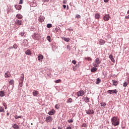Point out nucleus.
I'll list each match as a JSON object with an SVG mask.
<instances>
[{
  "label": "nucleus",
  "mask_w": 129,
  "mask_h": 129,
  "mask_svg": "<svg viewBox=\"0 0 129 129\" xmlns=\"http://www.w3.org/2000/svg\"><path fill=\"white\" fill-rule=\"evenodd\" d=\"M112 124L116 126V125H118L119 124V119H117V117L113 116L111 120Z\"/></svg>",
  "instance_id": "obj_1"
},
{
  "label": "nucleus",
  "mask_w": 129,
  "mask_h": 129,
  "mask_svg": "<svg viewBox=\"0 0 129 129\" xmlns=\"http://www.w3.org/2000/svg\"><path fill=\"white\" fill-rule=\"evenodd\" d=\"M101 63V61H100V59H99V58H97L95 59V62L93 63V66L94 67H98V65Z\"/></svg>",
  "instance_id": "obj_2"
},
{
  "label": "nucleus",
  "mask_w": 129,
  "mask_h": 129,
  "mask_svg": "<svg viewBox=\"0 0 129 129\" xmlns=\"http://www.w3.org/2000/svg\"><path fill=\"white\" fill-rule=\"evenodd\" d=\"M25 76V75L24 74H21V82H19V86L20 87H23V82H24V77Z\"/></svg>",
  "instance_id": "obj_3"
},
{
  "label": "nucleus",
  "mask_w": 129,
  "mask_h": 129,
  "mask_svg": "<svg viewBox=\"0 0 129 129\" xmlns=\"http://www.w3.org/2000/svg\"><path fill=\"white\" fill-rule=\"evenodd\" d=\"M84 94H85V92L83 90L79 91L77 93V95L78 97H79L80 96H83V95H84Z\"/></svg>",
  "instance_id": "obj_4"
},
{
  "label": "nucleus",
  "mask_w": 129,
  "mask_h": 129,
  "mask_svg": "<svg viewBox=\"0 0 129 129\" xmlns=\"http://www.w3.org/2000/svg\"><path fill=\"white\" fill-rule=\"evenodd\" d=\"M45 121L47 123L48 122H51V121H53V118L51 116H48L46 118Z\"/></svg>",
  "instance_id": "obj_5"
},
{
  "label": "nucleus",
  "mask_w": 129,
  "mask_h": 129,
  "mask_svg": "<svg viewBox=\"0 0 129 129\" xmlns=\"http://www.w3.org/2000/svg\"><path fill=\"white\" fill-rule=\"evenodd\" d=\"M108 93H109V94H116L117 93V91L116 89L115 90H109L107 91Z\"/></svg>",
  "instance_id": "obj_6"
},
{
  "label": "nucleus",
  "mask_w": 129,
  "mask_h": 129,
  "mask_svg": "<svg viewBox=\"0 0 129 129\" xmlns=\"http://www.w3.org/2000/svg\"><path fill=\"white\" fill-rule=\"evenodd\" d=\"M87 114H93L94 113V110L93 109H89L86 111Z\"/></svg>",
  "instance_id": "obj_7"
},
{
  "label": "nucleus",
  "mask_w": 129,
  "mask_h": 129,
  "mask_svg": "<svg viewBox=\"0 0 129 129\" xmlns=\"http://www.w3.org/2000/svg\"><path fill=\"white\" fill-rule=\"evenodd\" d=\"M55 113H56V111H55V110L54 109H52L51 111H49L48 112V114L49 115H54Z\"/></svg>",
  "instance_id": "obj_8"
},
{
  "label": "nucleus",
  "mask_w": 129,
  "mask_h": 129,
  "mask_svg": "<svg viewBox=\"0 0 129 129\" xmlns=\"http://www.w3.org/2000/svg\"><path fill=\"white\" fill-rule=\"evenodd\" d=\"M11 75L10 72H7L5 74V78H9V77H11Z\"/></svg>",
  "instance_id": "obj_9"
},
{
  "label": "nucleus",
  "mask_w": 129,
  "mask_h": 129,
  "mask_svg": "<svg viewBox=\"0 0 129 129\" xmlns=\"http://www.w3.org/2000/svg\"><path fill=\"white\" fill-rule=\"evenodd\" d=\"M15 24H16V25H18L19 26H21V25H22L23 22H22L21 20H17L15 21Z\"/></svg>",
  "instance_id": "obj_10"
},
{
  "label": "nucleus",
  "mask_w": 129,
  "mask_h": 129,
  "mask_svg": "<svg viewBox=\"0 0 129 129\" xmlns=\"http://www.w3.org/2000/svg\"><path fill=\"white\" fill-rule=\"evenodd\" d=\"M15 9H16V10H18V11H20V10H22V6L21 5H16L15 6Z\"/></svg>",
  "instance_id": "obj_11"
},
{
  "label": "nucleus",
  "mask_w": 129,
  "mask_h": 129,
  "mask_svg": "<svg viewBox=\"0 0 129 129\" xmlns=\"http://www.w3.org/2000/svg\"><path fill=\"white\" fill-rule=\"evenodd\" d=\"M109 15H106L105 16H104L103 20H104V21H109Z\"/></svg>",
  "instance_id": "obj_12"
},
{
  "label": "nucleus",
  "mask_w": 129,
  "mask_h": 129,
  "mask_svg": "<svg viewBox=\"0 0 129 129\" xmlns=\"http://www.w3.org/2000/svg\"><path fill=\"white\" fill-rule=\"evenodd\" d=\"M34 39L35 40H39V39H40V37L39 36V35H38L37 33H34Z\"/></svg>",
  "instance_id": "obj_13"
},
{
  "label": "nucleus",
  "mask_w": 129,
  "mask_h": 129,
  "mask_svg": "<svg viewBox=\"0 0 129 129\" xmlns=\"http://www.w3.org/2000/svg\"><path fill=\"white\" fill-rule=\"evenodd\" d=\"M44 58V56L42 54H39L38 56V60L39 61H42L43 60V58Z\"/></svg>",
  "instance_id": "obj_14"
},
{
  "label": "nucleus",
  "mask_w": 129,
  "mask_h": 129,
  "mask_svg": "<svg viewBox=\"0 0 129 129\" xmlns=\"http://www.w3.org/2000/svg\"><path fill=\"white\" fill-rule=\"evenodd\" d=\"M25 54L28 55H32V51H31V50L28 49L25 51Z\"/></svg>",
  "instance_id": "obj_15"
},
{
  "label": "nucleus",
  "mask_w": 129,
  "mask_h": 129,
  "mask_svg": "<svg viewBox=\"0 0 129 129\" xmlns=\"http://www.w3.org/2000/svg\"><path fill=\"white\" fill-rule=\"evenodd\" d=\"M83 99L84 100V101L86 103L89 102V98L87 97H83Z\"/></svg>",
  "instance_id": "obj_16"
},
{
  "label": "nucleus",
  "mask_w": 129,
  "mask_h": 129,
  "mask_svg": "<svg viewBox=\"0 0 129 129\" xmlns=\"http://www.w3.org/2000/svg\"><path fill=\"white\" fill-rule=\"evenodd\" d=\"M16 17L17 19H19V20H21V19H23V16L20 14H17Z\"/></svg>",
  "instance_id": "obj_17"
},
{
  "label": "nucleus",
  "mask_w": 129,
  "mask_h": 129,
  "mask_svg": "<svg viewBox=\"0 0 129 129\" xmlns=\"http://www.w3.org/2000/svg\"><path fill=\"white\" fill-rule=\"evenodd\" d=\"M12 127H13L14 129H20V126L17 124H14Z\"/></svg>",
  "instance_id": "obj_18"
},
{
  "label": "nucleus",
  "mask_w": 129,
  "mask_h": 129,
  "mask_svg": "<svg viewBox=\"0 0 129 129\" xmlns=\"http://www.w3.org/2000/svg\"><path fill=\"white\" fill-rule=\"evenodd\" d=\"M109 58H110V60L112 61V62H114V58H113V56L112 55V54H110Z\"/></svg>",
  "instance_id": "obj_19"
},
{
  "label": "nucleus",
  "mask_w": 129,
  "mask_h": 129,
  "mask_svg": "<svg viewBox=\"0 0 129 129\" xmlns=\"http://www.w3.org/2000/svg\"><path fill=\"white\" fill-rule=\"evenodd\" d=\"M14 83L15 81H14V80H11L9 82V85H14Z\"/></svg>",
  "instance_id": "obj_20"
},
{
  "label": "nucleus",
  "mask_w": 129,
  "mask_h": 129,
  "mask_svg": "<svg viewBox=\"0 0 129 129\" xmlns=\"http://www.w3.org/2000/svg\"><path fill=\"white\" fill-rule=\"evenodd\" d=\"M112 84H113V85L116 86V85H117L118 84V82L115 81L114 80H112Z\"/></svg>",
  "instance_id": "obj_21"
},
{
  "label": "nucleus",
  "mask_w": 129,
  "mask_h": 129,
  "mask_svg": "<svg viewBox=\"0 0 129 129\" xmlns=\"http://www.w3.org/2000/svg\"><path fill=\"white\" fill-rule=\"evenodd\" d=\"M38 94H39V92H38L37 91L34 90V92H33V96H37V95H38Z\"/></svg>",
  "instance_id": "obj_22"
},
{
  "label": "nucleus",
  "mask_w": 129,
  "mask_h": 129,
  "mask_svg": "<svg viewBox=\"0 0 129 129\" xmlns=\"http://www.w3.org/2000/svg\"><path fill=\"white\" fill-rule=\"evenodd\" d=\"M5 92H4L3 91H0V96H1V97H4V96H5Z\"/></svg>",
  "instance_id": "obj_23"
},
{
  "label": "nucleus",
  "mask_w": 129,
  "mask_h": 129,
  "mask_svg": "<svg viewBox=\"0 0 129 129\" xmlns=\"http://www.w3.org/2000/svg\"><path fill=\"white\" fill-rule=\"evenodd\" d=\"M73 101V100L71 98H69L67 100V103H71Z\"/></svg>",
  "instance_id": "obj_24"
},
{
  "label": "nucleus",
  "mask_w": 129,
  "mask_h": 129,
  "mask_svg": "<svg viewBox=\"0 0 129 129\" xmlns=\"http://www.w3.org/2000/svg\"><path fill=\"white\" fill-rule=\"evenodd\" d=\"M62 39L65 41V42H70V38L63 37Z\"/></svg>",
  "instance_id": "obj_25"
},
{
  "label": "nucleus",
  "mask_w": 129,
  "mask_h": 129,
  "mask_svg": "<svg viewBox=\"0 0 129 129\" xmlns=\"http://www.w3.org/2000/svg\"><path fill=\"white\" fill-rule=\"evenodd\" d=\"M85 60H86L87 61H90L91 62L92 61V58L90 57H87L85 58Z\"/></svg>",
  "instance_id": "obj_26"
},
{
  "label": "nucleus",
  "mask_w": 129,
  "mask_h": 129,
  "mask_svg": "<svg viewBox=\"0 0 129 129\" xmlns=\"http://www.w3.org/2000/svg\"><path fill=\"white\" fill-rule=\"evenodd\" d=\"M95 19H99L100 18V15H99L98 13H96L95 15Z\"/></svg>",
  "instance_id": "obj_27"
},
{
  "label": "nucleus",
  "mask_w": 129,
  "mask_h": 129,
  "mask_svg": "<svg viewBox=\"0 0 129 129\" xmlns=\"http://www.w3.org/2000/svg\"><path fill=\"white\" fill-rule=\"evenodd\" d=\"M97 71V69L96 68H93L91 69V72H95Z\"/></svg>",
  "instance_id": "obj_28"
},
{
  "label": "nucleus",
  "mask_w": 129,
  "mask_h": 129,
  "mask_svg": "<svg viewBox=\"0 0 129 129\" xmlns=\"http://www.w3.org/2000/svg\"><path fill=\"white\" fill-rule=\"evenodd\" d=\"M39 22H40V23H42V22H44V18H43V16H40Z\"/></svg>",
  "instance_id": "obj_29"
},
{
  "label": "nucleus",
  "mask_w": 129,
  "mask_h": 129,
  "mask_svg": "<svg viewBox=\"0 0 129 129\" xmlns=\"http://www.w3.org/2000/svg\"><path fill=\"white\" fill-rule=\"evenodd\" d=\"M105 41L102 39L100 40V45H103V44H105Z\"/></svg>",
  "instance_id": "obj_30"
},
{
  "label": "nucleus",
  "mask_w": 129,
  "mask_h": 129,
  "mask_svg": "<svg viewBox=\"0 0 129 129\" xmlns=\"http://www.w3.org/2000/svg\"><path fill=\"white\" fill-rule=\"evenodd\" d=\"M20 34L21 37H24V36H26V32H21Z\"/></svg>",
  "instance_id": "obj_31"
},
{
  "label": "nucleus",
  "mask_w": 129,
  "mask_h": 129,
  "mask_svg": "<svg viewBox=\"0 0 129 129\" xmlns=\"http://www.w3.org/2000/svg\"><path fill=\"white\" fill-rule=\"evenodd\" d=\"M55 83H61L62 82V81L60 79H58L57 80H56L54 81Z\"/></svg>",
  "instance_id": "obj_32"
},
{
  "label": "nucleus",
  "mask_w": 129,
  "mask_h": 129,
  "mask_svg": "<svg viewBox=\"0 0 129 129\" xmlns=\"http://www.w3.org/2000/svg\"><path fill=\"white\" fill-rule=\"evenodd\" d=\"M101 80H100V79H99V78L97 79V81H96V84H99V83H100Z\"/></svg>",
  "instance_id": "obj_33"
},
{
  "label": "nucleus",
  "mask_w": 129,
  "mask_h": 129,
  "mask_svg": "<svg viewBox=\"0 0 129 129\" xmlns=\"http://www.w3.org/2000/svg\"><path fill=\"white\" fill-rule=\"evenodd\" d=\"M0 112H5V109L2 106H0Z\"/></svg>",
  "instance_id": "obj_34"
},
{
  "label": "nucleus",
  "mask_w": 129,
  "mask_h": 129,
  "mask_svg": "<svg viewBox=\"0 0 129 129\" xmlns=\"http://www.w3.org/2000/svg\"><path fill=\"white\" fill-rule=\"evenodd\" d=\"M15 119H18V118H22V116H18L16 115L15 116Z\"/></svg>",
  "instance_id": "obj_35"
},
{
  "label": "nucleus",
  "mask_w": 129,
  "mask_h": 129,
  "mask_svg": "<svg viewBox=\"0 0 129 129\" xmlns=\"http://www.w3.org/2000/svg\"><path fill=\"white\" fill-rule=\"evenodd\" d=\"M47 28H48V29H50V28H52V24H48L47 25Z\"/></svg>",
  "instance_id": "obj_36"
},
{
  "label": "nucleus",
  "mask_w": 129,
  "mask_h": 129,
  "mask_svg": "<svg viewBox=\"0 0 129 129\" xmlns=\"http://www.w3.org/2000/svg\"><path fill=\"white\" fill-rule=\"evenodd\" d=\"M81 127H87V125L86 124V123H83L81 125Z\"/></svg>",
  "instance_id": "obj_37"
},
{
  "label": "nucleus",
  "mask_w": 129,
  "mask_h": 129,
  "mask_svg": "<svg viewBox=\"0 0 129 129\" xmlns=\"http://www.w3.org/2000/svg\"><path fill=\"white\" fill-rule=\"evenodd\" d=\"M101 106L104 107V106H105V105H106V103H105V102H102L101 103Z\"/></svg>",
  "instance_id": "obj_38"
},
{
  "label": "nucleus",
  "mask_w": 129,
  "mask_h": 129,
  "mask_svg": "<svg viewBox=\"0 0 129 129\" xmlns=\"http://www.w3.org/2000/svg\"><path fill=\"white\" fill-rule=\"evenodd\" d=\"M47 40H48L49 42H51V37L50 36H48L47 37Z\"/></svg>",
  "instance_id": "obj_39"
},
{
  "label": "nucleus",
  "mask_w": 129,
  "mask_h": 129,
  "mask_svg": "<svg viewBox=\"0 0 129 129\" xmlns=\"http://www.w3.org/2000/svg\"><path fill=\"white\" fill-rule=\"evenodd\" d=\"M123 87H126L127 86V83L126 82H125L123 84Z\"/></svg>",
  "instance_id": "obj_40"
},
{
  "label": "nucleus",
  "mask_w": 129,
  "mask_h": 129,
  "mask_svg": "<svg viewBox=\"0 0 129 129\" xmlns=\"http://www.w3.org/2000/svg\"><path fill=\"white\" fill-rule=\"evenodd\" d=\"M73 121H74L73 119H69L68 120V122H69V123H71V122H73Z\"/></svg>",
  "instance_id": "obj_41"
},
{
  "label": "nucleus",
  "mask_w": 129,
  "mask_h": 129,
  "mask_svg": "<svg viewBox=\"0 0 129 129\" xmlns=\"http://www.w3.org/2000/svg\"><path fill=\"white\" fill-rule=\"evenodd\" d=\"M3 105L5 107V109H7V108H8V107L7 106V104L6 103H4Z\"/></svg>",
  "instance_id": "obj_42"
},
{
  "label": "nucleus",
  "mask_w": 129,
  "mask_h": 129,
  "mask_svg": "<svg viewBox=\"0 0 129 129\" xmlns=\"http://www.w3.org/2000/svg\"><path fill=\"white\" fill-rule=\"evenodd\" d=\"M59 107H60L59 104H56L55 105V108H56V109H58V108H59Z\"/></svg>",
  "instance_id": "obj_43"
},
{
  "label": "nucleus",
  "mask_w": 129,
  "mask_h": 129,
  "mask_svg": "<svg viewBox=\"0 0 129 129\" xmlns=\"http://www.w3.org/2000/svg\"><path fill=\"white\" fill-rule=\"evenodd\" d=\"M72 62L73 63V64H74L75 65L77 63V62L75 60H73Z\"/></svg>",
  "instance_id": "obj_44"
},
{
  "label": "nucleus",
  "mask_w": 129,
  "mask_h": 129,
  "mask_svg": "<svg viewBox=\"0 0 129 129\" xmlns=\"http://www.w3.org/2000/svg\"><path fill=\"white\" fill-rule=\"evenodd\" d=\"M13 47L14 49H17V48H18V45L17 44H14Z\"/></svg>",
  "instance_id": "obj_45"
},
{
  "label": "nucleus",
  "mask_w": 129,
  "mask_h": 129,
  "mask_svg": "<svg viewBox=\"0 0 129 129\" xmlns=\"http://www.w3.org/2000/svg\"><path fill=\"white\" fill-rule=\"evenodd\" d=\"M76 18H77V19H80V18H81V16L79 15H77Z\"/></svg>",
  "instance_id": "obj_46"
},
{
  "label": "nucleus",
  "mask_w": 129,
  "mask_h": 129,
  "mask_svg": "<svg viewBox=\"0 0 129 129\" xmlns=\"http://www.w3.org/2000/svg\"><path fill=\"white\" fill-rule=\"evenodd\" d=\"M23 0H20V2H19V5H22V4H23Z\"/></svg>",
  "instance_id": "obj_47"
},
{
  "label": "nucleus",
  "mask_w": 129,
  "mask_h": 129,
  "mask_svg": "<svg viewBox=\"0 0 129 129\" xmlns=\"http://www.w3.org/2000/svg\"><path fill=\"white\" fill-rule=\"evenodd\" d=\"M14 48V47H13V46H10V47H9V50H11V49H13Z\"/></svg>",
  "instance_id": "obj_48"
},
{
  "label": "nucleus",
  "mask_w": 129,
  "mask_h": 129,
  "mask_svg": "<svg viewBox=\"0 0 129 129\" xmlns=\"http://www.w3.org/2000/svg\"><path fill=\"white\" fill-rule=\"evenodd\" d=\"M67 3V1H65V0H63V2H62V4H66Z\"/></svg>",
  "instance_id": "obj_49"
},
{
  "label": "nucleus",
  "mask_w": 129,
  "mask_h": 129,
  "mask_svg": "<svg viewBox=\"0 0 129 129\" xmlns=\"http://www.w3.org/2000/svg\"><path fill=\"white\" fill-rule=\"evenodd\" d=\"M104 3H108V0H104Z\"/></svg>",
  "instance_id": "obj_50"
},
{
  "label": "nucleus",
  "mask_w": 129,
  "mask_h": 129,
  "mask_svg": "<svg viewBox=\"0 0 129 129\" xmlns=\"http://www.w3.org/2000/svg\"><path fill=\"white\" fill-rule=\"evenodd\" d=\"M73 70L74 71H76V69L75 68H73Z\"/></svg>",
  "instance_id": "obj_51"
},
{
  "label": "nucleus",
  "mask_w": 129,
  "mask_h": 129,
  "mask_svg": "<svg viewBox=\"0 0 129 129\" xmlns=\"http://www.w3.org/2000/svg\"><path fill=\"white\" fill-rule=\"evenodd\" d=\"M63 9H66V5H63Z\"/></svg>",
  "instance_id": "obj_52"
},
{
  "label": "nucleus",
  "mask_w": 129,
  "mask_h": 129,
  "mask_svg": "<svg viewBox=\"0 0 129 129\" xmlns=\"http://www.w3.org/2000/svg\"><path fill=\"white\" fill-rule=\"evenodd\" d=\"M66 129H71V126H68Z\"/></svg>",
  "instance_id": "obj_53"
},
{
  "label": "nucleus",
  "mask_w": 129,
  "mask_h": 129,
  "mask_svg": "<svg viewBox=\"0 0 129 129\" xmlns=\"http://www.w3.org/2000/svg\"><path fill=\"white\" fill-rule=\"evenodd\" d=\"M7 115L8 116H9L10 115V113H7Z\"/></svg>",
  "instance_id": "obj_54"
},
{
  "label": "nucleus",
  "mask_w": 129,
  "mask_h": 129,
  "mask_svg": "<svg viewBox=\"0 0 129 129\" xmlns=\"http://www.w3.org/2000/svg\"><path fill=\"white\" fill-rule=\"evenodd\" d=\"M69 31H73V29H69Z\"/></svg>",
  "instance_id": "obj_55"
},
{
  "label": "nucleus",
  "mask_w": 129,
  "mask_h": 129,
  "mask_svg": "<svg viewBox=\"0 0 129 129\" xmlns=\"http://www.w3.org/2000/svg\"><path fill=\"white\" fill-rule=\"evenodd\" d=\"M44 2H49V0H44Z\"/></svg>",
  "instance_id": "obj_56"
},
{
  "label": "nucleus",
  "mask_w": 129,
  "mask_h": 129,
  "mask_svg": "<svg viewBox=\"0 0 129 129\" xmlns=\"http://www.w3.org/2000/svg\"><path fill=\"white\" fill-rule=\"evenodd\" d=\"M58 129H62V128L60 127H58Z\"/></svg>",
  "instance_id": "obj_57"
},
{
  "label": "nucleus",
  "mask_w": 129,
  "mask_h": 129,
  "mask_svg": "<svg viewBox=\"0 0 129 129\" xmlns=\"http://www.w3.org/2000/svg\"><path fill=\"white\" fill-rule=\"evenodd\" d=\"M127 14H129V10L127 11Z\"/></svg>",
  "instance_id": "obj_58"
},
{
  "label": "nucleus",
  "mask_w": 129,
  "mask_h": 129,
  "mask_svg": "<svg viewBox=\"0 0 129 129\" xmlns=\"http://www.w3.org/2000/svg\"><path fill=\"white\" fill-rule=\"evenodd\" d=\"M31 125H33V123H31Z\"/></svg>",
  "instance_id": "obj_59"
},
{
  "label": "nucleus",
  "mask_w": 129,
  "mask_h": 129,
  "mask_svg": "<svg viewBox=\"0 0 129 129\" xmlns=\"http://www.w3.org/2000/svg\"><path fill=\"white\" fill-rule=\"evenodd\" d=\"M52 129H56V128H53Z\"/></svg>",
  "instance_id": "obj_60"
}]
</instances>
